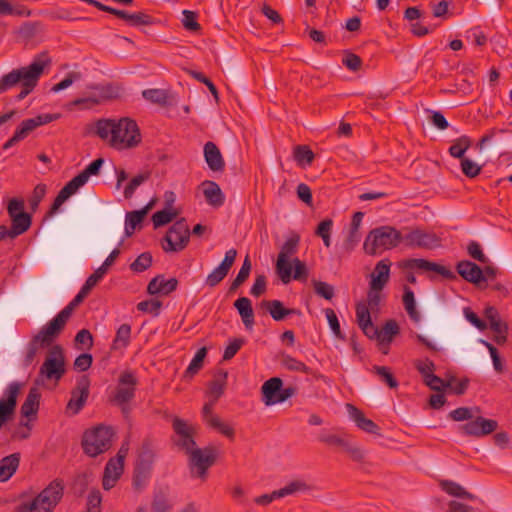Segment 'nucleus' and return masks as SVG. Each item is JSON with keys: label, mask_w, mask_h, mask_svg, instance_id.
<instances>
[{"label": "nucleus", "mask_w": 512, "mask_h": 512, "mask_svg": "<svg viewBox=\"0 0 512 512\" xmlns=\"http://www.w3.org/2000/svg\"><path fill=\"white\" fill-rule=\"evenodd\" d=\"M51 64L52 59L48 51L40 52L34 57L30 65L14 69L0 78V94L21 83V91L16 99L19 101L24 99L37 86L44 69L50 67Z\"/></svg>", "instance_id": "f257e3e1"}, {"label": "nucleus", "mask_w": 512, "mask_h": 512, "mask_svg": "<svg viewBox=\"0 0 512 512\" xmlns=\"http://www.w3.org/2000/svg\"><path fill=\"white\" fill-rule=\"evenodd\" d=\"M65 484L60 478L49 483L35 498L20 506L21 512H53L64 495Z\"/></svg>", "instance_id": "f03ea898"}, {"label": "nucleus", "mask_w": 512, "mask_h": 512, "mask_svg": "<svg viewBox=\"0 0 512 512\" xmlns=\"http://www.w3.org/2000/svg\"><path fill=\"white\" fill-rule=\"evenodd\" d=\"M402 242V232L391 226L375 228L367 235L363 248L369 255H378L397 247Z\"/></svg>", "instance_id": "7ed1b4c3"}, {"label": "nucleus", "mask_w": 512, "mask_h": 512, "mask_svg": "<svg viewBox=\"0 0 512 512\" xmlns=\"http://www.w3.org/2000/svg\"><path fill=\"white\" fill-rule=\"evenodd\" d=\"M113 431L110 427L98 425L84 432L81 445L86 455L96 457L112 446Z\"/></svg>", "instance_id": "20e7f679"}, {"label": "nucleus", "mask_w": 512, "mask_h": 512, "mask_svg": "<svg viewBox=\"0 0 512 512\" xmlns=\"http://www.w3.org/2000/svg\"><path fill=\"white\" fill-rule=\"evenodd\" d=\"M65 357L60 345L49 349L43 364L40 367L35 385H43L45 380L59 381L65 374Z\"/></svg>", "instance_id": "39448f33"}, {"label": "nucleus", "mask_w": 512, "mask_h": 512, "mask_svg": "<svg viewBox=\"0 0 512 512\" xmlns=\"http://www.w3.org/2000/svg\"><path fill=\"white\" fill-rule=\"evenodd\" d=\"M138 380L131 371L121 373L118 384L110 401L121 408L122 413L128 416L130 413L129 403L135 397Z\"/></svg>", "instance_id": "423d86ee"}, {"label": "nucleus", "mask_w": 512, "mask_h": 512, "mask_svg": "<svg viewBox=\"0 0 512 512\" xmlns=\"http://www.w3.org/2000/svg\"><path fill=\"white\" fill-rule=\"evenodd\" d=\"M117 135L110 140V145L116 149L136 147L141 142V134L135 120L124 117L116 121Z\"/></svg>", "instance_id": "0eeeda50"}, {"label": "nucleus", "mask_w": 512, "mask_h": 512, "mask_svg": "<svg viewBox=\"0 0 512 512\" xmlns=\"http://www.w3.org/2000/svg\"><path fill=\"white\" fill-rule=\"evenodd\" d=\"M187 456L192 477L200 478L205 481L208 469L216 462L217 449L211 445L203 449L197 447L192 452L188 453Z\"/></svg>", "instance_id": "6e6552de"}, {"label": "nucleus", "mask_w": 512, "mask_h": 512, "mask_svg": "<svg viewBox=\"0 0 512 512\" xmlns=\"http://www.w3.org/2000/svg\"><path fill=\"white\" fill-rule=\"evenodd\" d=\"M300 242V236L296 232H292L290 237L284 242L278 254L276 261V272L284 284L291 281L292 265L289 262V257L297 252Z\"/></svg>", "instance_id": "1a4fd4ad"}, {"label": "nucleus", "mask_w": 512, "mask_h": 512, "mask_svg": "<svg viewBox=\"0 0 512 512\" xmlns=\"http://www.w3.org/2000/svg\"><path fill=\"white\" fill-rule=\"evenodd\" d=\"M190 238V230L185 218L178 219L166 232L164 240L166 252H179L186 248Z\"/></svg>", "instance_id": "9d476101"}, {"label": "nucleus", "mask_w": 512, "mask_h": 512, "mask_svg": "<svg viewBox=\"0 0 512 512\" xmlns=\"http://www.w3.org/2000/svg\"><path fill=\"white\" fill-rule=\"evenodd\" d=\"M174 436L172 441L174 445L186 455L197 448L195 436L197 430L193 425L188 424L186 421L175 417L173 419Z\"/></svg>", "instance_id": "9b49d317"}, {"label": "nucleus", "mask_w": 512, "mask_h": 512, "mask_svg": "<svg viewBox=\"0 0 512 512\" xmlns=\"http://www.w3.org/2000/svg\"><path fill=\"white\" fill-rule=\"evenodd\" d=\"M60 118V114H39L34 118L23 120L15 130L13 136L4 143L3 149L7 150L18 142L24 140L37 127L48 124Z\"/></svg>", "instance_id": "f8f14e48"}, {"label": "nucleus", "mask_w": 512, "mask_h": 512, "mask_svg": "<svg viewBox=\"0 0 512 512\" xmlns=\"http://www.w3.org/2000/svg\"><path fill=\"white\" fill-rule=\"evenodd\" d=\"M402 233V242L409 248L433 250L441 245V239L432 232L415 228Z\"/></svg>", "instance_id": "ddd939ff"}, {"label": "nucleus", "mask_w": 512, "mask_h": 512, "mask_svg": "<svg viewBox=\"0 0 512 512\" xmlns=\"http://www.w3.org/2000/svg\"><path fill=\"white\" fill-rule=\"evenodd\" d=\"M90 379L83 375L77 380L75 388L71 391V397L66 405V412L77 415L85 406L89 397Z\"/></svg>", "instance_id": "4468645a"}, {"label": "nucleus", "mask_w": 512, "mask_h": 512, "mask_svg": "<svg viewBox=\"0 0 512 512\" xmlns=\"http://www.w3.org/2000/svg\"><path fill=\"white\" fill-rule=\"evenodd\" d=\"M318 440L321 443H324L328 446H336V447L341 448L355 462L360 463V462L364 461V458H365L364 451L361 448L352 445L347 439H345L337 434H332L327 431H322L318 436Z\"/></svg>", "instance_id": "2eb2a0df"}, {"label": "nucleus", "mask_w": 512, "mask_h": 512, "mask_svg": "<svg viewBox=\"0 0 512 512\" xmlns=\"http://www.w3.org/2000/svg\"><path fill=\"white\" fill-rule=\"evenodd\" d=\"M20 389L21 385L18 382H12L5 390L6 398L0 399V429H2L14 415Z\"/></svg>", "instance_id": "dca6fc26"}, {"label": "nucleus", "mask_w": 512, "mask_h": 512, "mask_svg": "<svg viewBox=\"0 0 512 512\" xmlns=\"http://www.w3.org/2000/svg\"><path fill=\"white\" fill-rule=\"evenodd\" d=\"M400 267L403 269H419L423 271H432L441 275L445 279H456V275L454 274V272L451 271L446 266L422 258L406 259L401 262Z\"/></svg>", "instance_id": "f3484780"}, {"label": "nucleus", "mask_w": 512, "mask_h": 512, "mask_svg": "<svg viewBox=\"0 0 512 512\" xmlns=\"http://www.w3.org/2000/svg\"><path fill=\"white\" fill-rule=\"evenodd\" d=\"M498 422L493 419H486L481 416L475 417L473 420L465 423L460 427L461 431L474 437H483L496 431Z\"/></svg>", "instance_id": "a211bd4d"}, {"label": "nucleus", "mask_w": 512, "mask_h": 512, "mask_svg": "<svg viewBox=\"0 0 512 512\" xmlns=\"http://www.w3.org/2000/svg\"><path fill=\"white\" fill-rule=\"evenodd\" d=\"M124 457L125 455L117 454L116 457L109 459L106 463L102 478L104 490L108 491L113 488L121 477L124 469Z\"/></svg>", "instance_id": "6ab92c4d"}, {"label": "nucleus", "mask_w": 512, "mask_h": 512, "mask_svg": "<svg viewBox=\"0 0 512 512\" xmlns=\"http://www.w3.org/2000/svg\"><path fill=\"white\" fill-rule=\"evenodd\" d=\"M237 256V250L229 249L218 267H216L206 278V284L210 287L218 285L229 273Z\"/></svg>", "instance_id": "aec40b11"}, {"label": "nucleus", "mask_w": 512, "mask_h": 512, "mask_svg": "<svg viewBox=\"0 0 512 512\" xmlns=\"http://www.w3.org/2000/svg\"><path fill=\"white\" fill-rule=\"evenodd\" d=\"M85 183V180L80 176V174L76 175L69 182H67L55 197L50 207L49 214H55L59 210L61 205L65 201H67L72 195H74L78 191V189L82 187Z\"/></svg>", "instance_id": "412c9836"}, {"label": "nucleus", "mask_w": 512, "mask_h": 512, "mask_svg": "<svg viewBox=\"0 0 512 512\" xmlns=\"http://www.w3.org/2000/svg\"><path fill=\"white\" fill-rule=\"evenodd\" d=\"M457 273L467 282L475 285H480L481 282H486L484 272L474 262L462 260L456 265Z\"/></svg>", "instance_id": "4be33fe9"}, {"label": "nucleus", "mask_w": 512, "mask_h": 512, "mask_svg": "<svg viewBox=\"0 0 512 512\" xmlns=\"http://www.w3.org/2000/svg\"><path fill=\"white\" fill-rule=\"evenodd\" d=\"M283 381L279 377H272L264 382L261 387L262 401L266 406L280 403Z\"/></svg>", "instance_id": "5701e85b"}, {"label": "nucleus", "mask_w": 512, "mask_h": 512, "mask_svg": "<svg viewBox=\"0 0 512 512\" xmlns=\"http://www.w3.org/2000/svg\"><path fill=\"white\" fill-rule=\"evenodd\" d=\"M347 412L350 418L355 422L356 426L369 434L380 435V427L353 404H346Z\"/></svg>", "instance_id": "b1692460"}, {"label": "nucleus", "mask_w": 512, "mask_h": 512, "mask_svg": "<svg viewBox=\"0 0 512 512\" xmlns=\"http://www.w3.org/2000/svg\"><path fill=\"white\" fill-rule=\"evenodd\" d=\"M41 392L37 385L31 387L25 401L21 405L20 413L29 420H34L40 408Z\"/></svg>", "instance_id": "393cba45"}, {"label": "nucleus", "mask_w": 512, "mask_h": 512, "mask_svg": "<svg viewBox=\"0 0 512 512\" xmlns=\"http://www.w3.org/2000/svg\"><path fill=\"white\" fill-rule=\"evenodd\" d=\"M391 262L388 259L379 261L371 274L370 285L374 290H382L390 277Z\"/></svg>", "instance_id": "a878e982"}, {"label": "nucleus", "mask_w": 512, "mask_h": 512, "mask_svg": "<svg viewBox=\"0 0 512 512\" xmlns=\"http://www.w3.org/2000/svg\"><path fill=\"white\" fill-rule=\"evenodd\" d=\"M204 158L210 168L214 172H222L225 168V162L217 145L208 141L204 145Z\"/></svg>", "instance_id": "bb28decb"}, {"label": "nucleus", "mask_w": 512, "mask_h": 512, "mask_svg": "<svg viewBox=\"0 0 512 512\" xmlns=\"http://www.w3.org/2000/svg\"><path fill=\"white\" fill-rule=\"evenodd\" d=\"M120 250L119 248H115L109 256L105 259L100 267H98L85 281V285L90 287L92 290L98 282L105 276L108 272L109 267L112 266L115 260L119 257Z\"/></svg>", "instance_id": "cd10ccee"}, {"label": "nucleus", "mask_w": 512, "mask_h": 512, "mask_svg": "<svg viewBox=\"0 0 512 512\" xmlns=\"http://www.w3.org/2000/svg\"><path fill=\"white\" fill-rule=\"evenodd\" d=\"M176 195L173 191H166L164 194V206L162 207V226H165L179 217L182 213L181 207H176Z\"/></svg>", "instance_id": "c85d7f7f"}, {"label": "nucleus", "mask_w": 512, "mask_h": 512, "mask_svg": "<svg viewBox=\"0 0 512 512\" xmlns=\"http://www.w3.org/2000/svg\"><path fill=\"white\" fill-rule=\"evenodd\" d=\"M201 186L205 200L210 206L218 208L224 204L225 196L216 182L206 180Z\"/></svg>", "instance_id": "c756f323"}, {"label": "nucleus", "mask_w": 512, "mask_h": 512, "mask_svg": "<svg viewBox=\"0 0 512 512\" xmlns=\"http://www.w3.org/2000/svg\"><path fill=\"white\" fill-rule=\"evenodd\" d=\"M261 306L265 308L275 321H282L285 317L300 314V311L284 307L280 300H263Z\"/></svg>", "instance_id": "7c9ffc66"}, {"label": "nucleus", "mask_w": 512, "mask_h": 512, "mask_svg": "<svg viewBox=\"0 0 512 512\" xmlns=\"http://www.w3.org/2000/svg\"><path fill=\"white\" fill-rule=\"evenodd\" d=\"M20 464V453H12L0 460V482L8 481L17 471Z\"/></svg>", "instance_id": "2f4dec72"}, {"label": "nucleus", "mask_w": 512, "mask_h": 512, "mask_svg": "<svg viewBox=\"0 0 512 512\" xmlns=\"http://www.w3.org/2000/svg\"><path fill=\"white\" fill-rule=\"evenodd\" d=\"M234 307L237 309L246 329L251 330L254 325V311L251 300L247 297H240L234 302Z\"/></svg>", "instance_id": "473e14b6"}, {"label": "nucleus", "mask_w": 512, "mask_h": 512, "mask_svg": "<svg viewBox=\"0 0 512 512\" xmlns=\"http://www.w3.org/2000/svg\"><path fill=\"white\" fill-rule=\"evenodd\" d=\"M63 327L64 326L54 317L44 327H42L39 333L33 338V341L50 344L53 341V338L60 333Z\"/></svg>", "instance_id": "72a5a7b5"}, {"label": "nucleus", "mask_w": 512, "mask_h": 512, "mask_svg": "<svg viewBox=\"0 0 512 512\" xmlns=\"http://www.w3.org/2000/svg\"><path fill=\"white\" fill-rule=\"evenodd\" d=\"M227 371L223 369H219L214 374L213 379L208 384V394L213 397V399L218 400L223 394L225 387L227 385Z\"/></svg>", "instance_id": "f704fd0d"}, {"label": "nucleus", "mask_w": 512, "mask_h": 512, "mask_svg": "<svg viewBox=\"0 0 512 512\" xmlns=\"http://www.w3.org/2000/svg\"><path fill=\"white\" fill-rule=\"evenodd\" d=\"M11 218V234L16 237L25 233L32 224V217L25 211L18 212L13 216H9Z\"/></svg>", "instance_id": "c9c22d12"}, {"label": "nucleus", "mask_w": 512, "mask_h": 512, "mask_svg": "<svg viewBox=\"0 0 512 512\" xmlns=\"http://www.w3.org/2000/svg\"><path fill=\"white\" fill-rule=\"evenodd\" d=\"M152 471V464L136 461L133 472V486L136 490H140L146 484Z\"/></svg>", "instance_id": "e433bc0d"}, {"label": "nucleus", "mask_w": 512, "mask_h": 512, "mask_svg": "<svg viewBox=\"0 0 512 512\" xmlns=\"http://www.w3.org/2000/svg\"><path fill=\"white\" fill-rule=\"evenodd\" d=\"M157 201V197H153L150 202L147 203L142 209L128 212L126 214L125 220V222L128 223V226L132 230H135L136 227L142 223L148 212L153 208Z\"/></svg>", "instance_id": "4c0bfd02"}, {"label": "nucleus", "mask_w": 512, "mask_h": 512, "mask_svg": "<svg viewBox=\"0 0 512 512\" xmlns=\"http://www.w3.org/2000/svg\"><path fill=\"white\" fill-rule=\"evenodd\" d=\"M440 488L453 497L465 498L469 500H475L477 497L470 492L466 491L460 484L451 480H440Z\"/></svg>", "instance_id": "58836bf2"}, {"label": "nucleus", "mask_w": 512, "mask_h": 512, "mask_svg": "<svg viewBox=\"0 0 512 512\" xmlns=\"http://www.w3.org/2000/svg\"><path fill=\"white\" fill-rule=\"evenodd\" d=\"M313 490V486L307 483L303 479H294L291 482L287 483L284 487L278 489V495H281V498L293 495L296 493H304Z\"/></svg>", "instance_id": "ea45409f"}, {"label": "nucleus", "mask_w": 512, "mask_h": 512, "mask_svg": "<svg viewBox=\"0 0 512 512\" xmlns=\"http://www.w3.org/2000/svg\"><path fill=\"white\" fill-rule=\"evenodd\" d=\"M207 348L201 347L191 360L189 366L184 372L183 378L192 379L203 367L204 360L207 356Z\"/></svg>", "instance_id": "a19ab883"}, {"label": "nucleus", "mask_w": 512, "mask_h": 512, "mask_svg": "<svg viewBox=\"0 0 512 512\" xmlns=\"http://www.w3.org/2000/svg\"><path fill=\"white\" fill-rule=\"evenodd\" d=\"M96 135L101 139L106 140L110 137V140H114V135H117L116 131V120L113 119H99L96 124Z\"/></svg>", "instance_id": "79ce46f5"}, {"label": "nucleus", "mask_w": 512, "mask_h": 512, "mask_svg": "<svg viewBox=\"0 0 512 512\" xmlns=\"http://www.w3.org/2000/svg\"><path fill=\"white\" fill-rule=\"evenodd\" d=\"M252 269V264L249 256L247 255L243 261V264L235 277V279L232 281L228 293L232 294L237 291V289L248 279L250 272Z\"/></svg>", "instance_id": "37998d69"}, {"label": "nucleus", "mask_w": 512, "mask_h": 512, "mask_svg": "<svg viewBox=\"0 0 512 512\" xmlns=\"http://www.w3.org/2000/svg\"><path fill=\"white\" fill-rule=\"evenodd\" d=\"M403 290H404V293H403L402 301H403L404 308H405L407 314L409 315V317L413 321L417 322L420 319V314L416 309L414 292L411 290L410 287H408L406 285L404 286Z\"/></svg>", "instance_id": "c03bdc74"}, {"label": "nucleus", "mask_w": 512, "mask_h": 512, "mask_svg": "<svg viewBox=\"0 0 512 512\" xmlns=\"http://www.w3.org/2000/svg\"><path fill=\"white\" fill-rule=\"evenodd\" d=\"M130 338L131 326L127 323L120 325L112 342L111 349L118 350L121 348H126L130 343Z\"/></svg>", "instance_id": "a18cd8bd"}, {"label": "nucleus", "mask_w": 512, "mask_h": 512, "mask_svg": "<svg viewBox=\"0 0 512 512\" xmlns=\"http://www.w3.org/2000/svg\"><path fill=\"white\" fill-rule=\"evenodd\" d=\"M471 144V139L468 136L463 135L453 141V144L448 150L449 154L454 158H459L462 160L466 158L464 154L470 148Z\"/></svg>", "instance_id": "49530a36"}, {"label": "nucleus", "mask_w": 512, "mask_h": 512, "mask_svg": "<svg viewBox=\"0 0 512 512\" xmlns=\"http://www.w3.org/2000/svg\"><path fill=\"white\" fill-rule=\"evenodd\" d=\"M43 30V25L40 21L24 22L18 29L17 34L26 40H30L35 37L39 32Z\"/></svg>", "instance_id": "de8ad7c7"}, {"label": "nucleus", "mask_w": 512, "mask_h": 512, "mask_svg": "<svg viewBox=\"0 0 512 512\" xmlns=\"http://www.w3.org/2000/svg\"><path fill=\"white\" fill-rule=\"evenodd\" d=\"M293 156H294L295 161L300 165H303V164L310 165L315 158L313 151L307 145L295 146Z\"/></svg>", "instance_id": "09e8293b"}, {"label": "nucleus", "mask_w": 512, "mask_h": 512, "mask_svg": "<svg viewBox=\"0 0 512 512\" xmlns=\"http://www.w3.org/2000/svg\"><path fill=\"white\" fill-rule=\"evenodd\" d=\"M0 15H15L29 17L31 10L24 5L13 7L7 0L0 1Z\"/></svg>", "instance_id": "8fccbe9b"}, {"label": "nucleus", "mask_w": 512, "mask_h": 512, "mask_svg": "<svg viewBox=\"0 0 512 512\" xmlns=\"http://www.w3.org/2000/svg\"><path fill=\"white\" fill-rule=\"evenodd\" d=\"M456 381L455 376H451L447 381H444L439 376L435 375L434 373L430 375L426 380L423 382L425 385H427L431 390L441 392L447 387L452 386V382Z\"/></svg>", "instance_id": "3c124183"}, {"label": "nucleus", "mask_w": 512, "mask_h": 512, "mask_svg": "<svg viewBox=\"0 0 512 512\" xmlns=\"http://www.w3.org/2000/svg\"><path fill=\"white\" fill-rule=\"evenodd\" d=\"M162 108L167 117L174 118L179 115L177 100L168 91H162Z\"/></svg>", "instance_id": "603ef678"}, {"label": "nucleus", "mask_w": 512, "mask_h": 512, "mask_svg": "<svg viewBox=\"0 0 512 512\" xmlns=\"http://www.w3.org/2000/svg\"><path fill=\"white\" fill-rule=\"evenodd\" d=\"M400 331L398 323L391 319L385 322L382 329L380 330L381 342H391L392 338L396 336Z\"/></svg>", "instance_id": "864d4df0"}, {"label": "nucleus", "mask_w": 512, "mask_h": 512, "mask_svg": "<svg viewBox=\"0 0 512 512\" xmlns=\"http://www.w3.org/2000/svg\"><path fill=\"white\" fill-rule=\"evenodd\" d=\"M373 372L380 377L382 381H384L389 388H397L398 387V381L393 376L391 370L389 367L386 366H373L372 368Z\"/></svg>", "instance_id": "5fc2aeb1"}, {"label": "nucleus", "mask_w": 512, "mask_h": 512, "mask_svg": "<svg viewBox=\"0 0 512 512\" xmlns=\"http://www.w3.org/2000/svg\"><path fill=\"white\" fill-rule=\"evenodd\" d=\"M182 14V24L186 30L191 32H198L201 30V26L197 21L198 15L196 12L190 10H183Z\"/></svg>", "instance_id": "6e6d98bb"}, {"label": "nucleus", "mask_w": 512, "mask_h": 512, "mask_svg": "<svg viewBox=\"0 0 512 512\" xmlns=\"http://www.w3.org/2000/svg\"><path fill=\"white\" fill-rule=\"evenodd\" d=\"M414 367L421 374L423 381L426 380L430 375H432L436 370L434 362L428 358L424 360H415Z\"/></svg>", "instance_id": "4d7b16f0"}, {"label": "nucleus", "mask_w": 512, "mask_h": 512, "mask_svg": "<svg viewBox=\"0 0 512 512\" xmlns=\"http://www.w3.org/2000/svg\"><path fill=\"white\" fill-rule=\"evenodd\" d=\"M333 226V221L331 219H325L321 221L317 229L315 231V234L322 238L323 243L326 247L330 246V234Z\"/></svg>", "instance_id": "13d9d810"}, {"label": "nucleus", "mask_w": 512, "mask_h": 512, "mask_svg": "<svg viewBox=\"0 0 512 512\" xmlns=\"http://www.w3.org/2000/svg\"><path fill=\"white\" fill-rule=\"evenodd\" d=\"M480 412V408H468V407H459L449 413V417L454 421H464L470 420L474 418L473 412Z\"/></svg>", "instance_id": "bf43d9fd"}, {"label": "nucleus", "mask_w": 512, "mask_h": 512, "mask_svg": "<svg viewBox=\"0 0 512 512\" xmlns=\"http://www.w3.org/2000/svg\"><path fill=\"white\" fill-rule=\"evenodd\" d=\"M152 264V256L149 252L140 254L133 263L130 265V269L134 272H143L148 269Z\"/></svg>", "instance_id": "052dcab7"}, {"label": "nucleus", "mask_w": 512, "mask_h": 512, "mask_svg": "<svg viewBox=\"0 0 512 512\" xmlns=\"http://www.w3.org/2000/svg\"><path fill=\"white\" fill-rule=\"evenodd\" d=\"M283 365L290 371L303 372L306 374L310 373V368L305 363L295 359L290 355L283 356Z\"/></svg>", "instance_id": "680f3d73"}, {"label": "nucleus", "mask_w": 512, "mask_h": 512, "mask_svg": "<svg viewBox=\"0 0 512 512\" xmlns=\"http://www.w3.org/2000/svg\"><path fill=\"white\" fill-rule=\"evenodd\" d=\"M149 176V173H144L133 177L124 189V197L126 199H130L133 196L137 187H139L142 183L148 180Z\"/></svg>", "instance_id": "e2e57ef3"}, {"label": "nucleus", "mask_w": 512, "mask_h": 512, "mask_svg": "<svg viewBox=\"0 0 512 512\" xmlns=\"http://www.w3.org/2000/svg\"><path fill=\"white\" fill-rule=\"evenodd\" d=\"M462 173L468 178H475L482 170V167L469 158L461 160Z\"/></svg>", "instance_id": "0e129e2a"}, {"label": "nucleus", "mask_w": 512, "mask_h": 512, "mask_svg": "<svg viewBox=\"0 0 512 512\" xmlns=\"http://www.w3.org/2000/svg\"><path fill=\"white\" fill-rule=\"evenodd\" d=\"M211 428L216 429L219 433L223 434L227 438L233 440L235 436L234 428L230 425L223 423L219 417L211 418L208 424Z\"/></svg>", "instance_id": "69168bd1"}, {"label": "nucleus", "mask_w": 512, "mask_h": 512, "mask_svg": "<svg viewBox=\"0 0 512 512\" xmlns=\"http://www.w3.org/2000/svg\"><path fill=\"white\" fill-rule=\"evenodd\" d=\"M103 164L104 159L97 158L93 160L89 165H87L86 168L79 174L85 180V182H87L90 176L98 175L100 173Z\"/></svg>", "instance_id": "338daca9"}, {"label": "nucleus", "mask_w": 512, "mask_h": 512, "mask_svg": "<svg viewBox=\"0 0 512 512\" xmlns=\"http://www.w3.org/2000/svg\"><path fill=\"white\" fill-rule=\"evenodd\" d=\"M314 291L317 295L326 300H331L334 297V287L323 281H313Z\"/></svg>", "instance_id": "774afa93"}]
</instances>
